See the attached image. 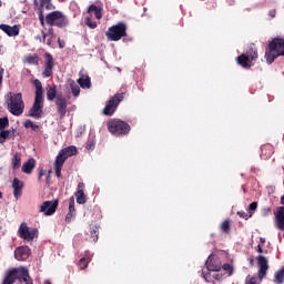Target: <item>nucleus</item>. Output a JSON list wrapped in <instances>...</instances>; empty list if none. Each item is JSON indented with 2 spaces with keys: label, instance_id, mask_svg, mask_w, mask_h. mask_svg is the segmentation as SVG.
<instances>
[{
  "label": "nucleus",
  "instance_id": "1",
  "mask_svg": "<svg viewBox=\"0 0 284 284\" xmlns=\"http://www.w3.org/2000/svg\"><path fill=\"white\" fill-rule=\"evenodd\" d=\"M33 85L36 88V95L33 105L29 110V116L32 119H41V116H43V103L45 101L43 98V83H41V80L36 79Z\"/></svg>",
  "mask_w": 284,
  "mask_h": 284
},
{
  "label": "nucleus",
  "instance_id": "2",
  "mask_svg": "<svg viewBox=\"0 0 284 284\" xmlns=\"http://www.w3.org/2000/svg\"><path fill=\"white\" fill-rule=\"evenodd\" d=\"M4 103L7 105L8 112L13 114V116H21L23 110H26V103L23 102V94L8 92L4 95Z\"/></svg>",
  "mask_w": 284,
  "mask_h": 284
},
{
  "label": "nucleus",
  "instance_id": "3",
  "mask_svg": "<svg viewBox=\"0 0 284 284\" xmlns=\"http://www.w3.org/2000/svg\"><path fill=\"white\" fill-rule=\"evenodd\" d=\"M278 57H284V38L273 39L265 49L264 59L268 65H272Z\"/></svg>",
  "mask_w": 284,
  "mask_h": 284
},
{
  "label": "nucleus",
  "instance_id": "4",
  "mask_svg": "<svg viewBox=\"0 0 284 284\" xmlns=\"http://www.w3.org/2000/svg\"><path fill=\"white\" fill-rule=\"evenodd\" d=\"M257 261V276L256 275H247L245 278V284H261L263 278L267 276V270H270V264L267 262V257L263 255H258L256 257Z\"/></svg>",
  "mask_w": 284,
  "mask_h": 284
},
{
  "label": "nucleus",
  "instance_id": "5",
  "mask_svg": "<svg viewBox=\"0 0 284 284\" xmlns=\"http://www.w3.org/2000/svg\"><path fill=\"white\" fill-rule=\"evenodd\" d=\"M106 128L113 136H128L132 130V126L121 119H110L106 121Z\"/></svg>",
  "mask_w": 284,
  "mask_h": 284
},
{
  "label": "nucleus",
  "instance_id": "6",
  "mask_svg": "<svg viewBox=\"0 0 284 284\" xmlns=\"http://www.w3.org/2000/svg\"><path fill=\"white\" fill-rule=\"evenodd\" d=\"M47 26H51L55 28H68L70 26V20H68V16L61 11H52L45 16Z\"/></svg>",
  "mask_w": 284,
  "mask_h": 284
},
{
  "label": "nucleus",
  "instance_id": "7",
  "mask_svg": "<svg viewBox=\"0 0 284 284\" xmlns=\"http://www.w3.org/2000/svg\"><path fill=\"white\" fill-rule=\"evenodd\" d=\"M258 59V51L254 48H251L246 51V53H242L236 58L237 65L244 68V70H250L256 60Z\"/></svg>",
  "mask_w": 284,
  "mask_h": 284
},
{
  "label": "nucleus",
  "instance_id": "8",
  "mask_svg": "<svg viewBox=\"0 0 284 284\" xmlns=\"http://www.w3.org/2000/svg\"><path fill=\"white\" fill-rule=\"evenodd\" d=\"M105 37L109 41H121L123 37H128V26L119 22L108 29Z\"/></svg>",
  "mask_w": 284,
  "mask_h": 284
},
{
  "label": "nucleus",
  "instance_id": "9",
  "mask_svg": "<svg viewBox=\"0 0 284 284\" xmlns=\"http://www.w3.org/2000/svg\"><path fill=\"white\" fill-rule=\"evenodd\" d=\"M123 99H125V93H115L105 104L102 114H104V116H112L114 114V112H116L119 104L121 103V101H123Z\"/></svg>",
  "mask_w": 284,
  "mask_h": 284
},
{
  "label": "nucleus",
  "instance_id": "10",
  "mask_svg": "<svg viewBox=\"0 0 284 284\" xmlns=\"http://www.w3.org/2000/svg\"><path fill=\"white\" fill-rule=\"evenodd\" d=\"M34 8L38 9L39 21L42 28H45V17L43 16V10H54V4L52 0H33Z\"/></svg>",
  "mask_w": 284,
  "mask_h": 284
},
{
  "label": "nucleus",
  "instance_id": "11",
  "mask_svg": "<svg viewBox=\"0 0 284 284\" xmlns=\"http://www.w3.org/2000/svg\"><path fill=\"white\" fill-rule=\"evenodd\" d=\"M18 236L20 239H23V241H34V239H37V236H39V230L32 227L30 229L28 226V223L26 222H22L19 226V230H18Z\"/></svg>",
  "mask_w": 284,
  "mask_h": 284
},
{
  "label": "nucleus",
  "instance_id": "12",
  "mask_svg": "<svg viewBox=\"0 0 284 284\" xmlns=\"http://www.w3.org/2000/svg\"><path fill=\"white\" fill-rule=\"evenodd\" d=\"M57 113L60 119H64L65 114H68V99L63 94H58L55 100Z\"/></svg>",
  "mask_w": 284,
  "mask_h": 284
},
{
  "label": "nucleus",
  "instance_id": "13",
  "mask_svg": "<svg viewBox=\"0 0 284 284\" xmlns=\"http://www.w3.org/2000/svg\"><path fill=\"white\" fill-rule=\"evenodd\" d=\"M57 207H59V200L44 201L42 205H40L39 212L43 213L44 216H52V214L57 212Z\"/></svg>",
  "mask_w": 284,
  "mask_h": 284
},
{
  "label": "nucleus",
  "instance_id": "14",
  "mask_svg": "<svg viewBox=\"0 0 284 284\" xmlns=\"http://www.w3.org/2000/svg\"><path fill=\"white\" fill-rule=\"evenodd\" d=\"M44 59L45 62L42 71V77L43 79H50V77H52L53 74L52 70H54V58H52V54L45 53Z\"/></svg>",
  "mask_w": 284,
  "mask_h": 284
},
{
  "label": "nucleus",
  "instance_id": "15",
  "mask_svg": "<svg viewBox=\"0 0 284 284\" xmlns=\"http://www.w3.org/2000/svg\"><path fill=\"white\" fill-rule=\"evenodd\" d=\"M29 257H30V247L20 246L16 248L14 258H17V261H28Z\"/></svg>",
  "mask_w": 284,
  "mask_h": 284
},
{
  "label": "nucleus",
  "instance_id": "16",
  "mask_svg": "<svg viewBox=\"0 0 284 284\" xmlns=\"http://www.w3.org/2000/svg\"><path fill=\"white\" fill-rule=\"evenodd\" d=\"M0 30L6 32L8 37H19L20 28L19 24L11 27L10 24H0Z\"/></svg>",
  "mask_w": 284,
  "mask_h": 284
},
{
  "label": "nucleus",
  "instance_id": "17",
  "mask_svg": "<svg viewBox=\"0 0 284 284\" xmlns=\"http://www.w3.org/2000/svg\"><path fill=\"white\" fill-rule=\"evenodd\" d=\"M23 181L19 180L18 178L13 179L12 189L14 199H20L21 194H23Z\"/></svg>",
  "mask_w": 284,
  "mask_h": 284
},
{
  "label": "nucleus",
  "instance_id": "18",
  "mask_svg": "<svg viewBox=\"0 0 284 284\" xmlns=\"http://www.w3.org/2000/svg\"><path fill=\"white\" fill-rule=\"evenodd\" d=\"M92 12H94V17L95 19H98V21H101V19H103V7L91 4L87 9V14H92Z\"/></svg>",
  "mask_w": 284,
  "mask_h": 284
},
{
  "label": "nucleus",
  "instance_id": "19",
  "mask_svg": "<svg viewBox=\"0 0 284 284\" xmlns=\"http://www.w3.org/2000/svg\"><path fill=\"white\" fill-rule=\"evenodd\" d=\"M275 224L278 230H284V206H281L275 213Z\"/></svg>",
  "mask_w": 284,
  "mask_h": 284
},
{
  "label": "nucleus",
  "instance_id": "20",
  "mask_svg": "<svg viewBox=\"0 0 284 284\" xmlns=\"http://www.w3.org/2000/svg\"><path fill=\"white\" fill-rule=\"evenodd\" d=\"M34 168H37V160L31 158L27 162L23 163L22 172L24 174H32V170H34Z\"/></svg>",
  "mask_w": 284,
  "mask_h": 284
},
{
  "label": "nucleus",
  "instance_id": "21",
  "mask_svg": "<svg viewBox=\"0 0 284 284\" xmlns=\"http://www.w3.org/2000/svg\"><path fill=\"white\" fill-rule=\"evenodd\" d=\"M92 261V256H90V252H85V257H81L78 262V266L80 270L88 268V265H90V262Z\"/></svg>",
  "mask_w": 284,
  "mask_h": 284
},
{
  "label": "nucleus",
  "instance_id": "22",
  "mask_svg": "<svg viewBox=\"0 0 284 284\" xmlns=\"http://www.w3.org/2000/svg\"><path fill=\"white\" fill-rule=\"evenodd\" d=\"M77 146H68L60 151V154L64 158L70 159V156H77Z\"/></svg>",
  "mask_w": 284,
  "mask_h": 284
},
{
  "label": "nucleus",
  "instance_id": "23",
  "mask_svg": "<svg viewBox=\"0 0 284 284\" xmlns=\"http://www.w3.org/2000/svg\"><path fill=\"white\" fill-rule=\"evenodd\" d=\"M78 83L83 90H85V88L88 90L92 88V80L90 79V75H87L85 78H79Z\"/></svg>",
  "mask_w": 284,
  "mask_h": 284
},
{
  "label": "nucleus",
  "instance_id": "24",
  "mask_svg": "<svg viewBox=\"0 0 284 284\" xmlns=\"http://www.w3.org/2000/svg\"><path fill=\"white\" fill-rule=\"evenodd\" d=\"M24 63H29V65H39V55L37 53L26 55Z\"/></svg>",
  "mask_w": 284,
  "mask_h": 284
},
{
  "label": "nucleus",
  "instance_id": "25",
  "mask_svg": "<svg viewBox=\"0 0 284 284\" xmlns=\"http://www.w3.org/2000/svg\"><path fill=\"white\" fill-rule=\"evenodd\" d=\"M59 97V94H57V85L50 87L47 90V99L48 101H57V98Z\"/></svg>",
  "mask_w": 284,
  "mask_h": 284
},
{
  "label": "nucleus",
  "instance_id": "26",
  "mask_svg": "<svg viewBox=\"0 0 284 284\" xmlns=\"http://www.w3.org/2000/svg\"><path fill=\"white\" fill-rule=\"evenodd\" d=\"M11 163L13 170H19V168H21V153H14L13 158L11 159Z\"/></svg>",
  "mask_w": 284,
  "mask_h": 284
},
{
  "label": "nucleus",
  "instance_id": "27",
  "mask_svg": "<svg viewBox=\"0 0 284 284\" xmlns=\"http://www.w3.org/2000/svg\"><path fill=\"white\" fill-rule=\"evenodd\" d=\"M232 222L230 221V219L223 221L220 224V230L221 232H223V234H230V231L232 230Z\"/></svg>",
  "mask_w": 284,
  "mask_h": 284
},
{
  "label": "nucleus",
  "instance_id": "28",
  "mask_svg": "<svg viewBox=\"0 0 284 284\" xmlns=\"http://www.w3.org/2000/svg\"><path fill=\"white\" fill-rule=\"evenodd\" d=\"M69 85L71 88L73 97H79L81 94V87H79V84H77L74 80H70Z\"/></svg>",
  "mask_w": 284,
  "mask_h": 284
},
{
  "label": "nucleus",
  "instance_id": "29",
  "mask_svg": "<svg viewBox=\"0 0 284 284\" xmlns=\"http://www.w3.org/2000/svg\"><path fill=\"white\" fill-rule=\"evenodd\" d=\"M75 197H77V203L79 205H84V203H87L88 199L85 197V193L83 192V190H78L75 193Z\"/></svg>",
  "mask_w": 284,
  "mask_h": 284
},
{
  "label": "nucleus",
  "instance_id": "30",
  "mask_svg": "<svg viewBox=\"0 0 284 284\" xmlns=\"http://www.w3.org/2000/svg\"><path fill=\"white\" fill-rule=\"evenodd\" d=\"M84 24H87V27L90 28V30H97V28L99 27L97 21H93V19L90 16L84 17Z\"/></svg>",
  "mask_w": 284,
  "mask_h": 284
},
{
  "label": "nucleus",
  "instance_id": "31",
  "mask_svg": "<svg viewBox=\"0 0 284 284\" xmlns=\"http://www.w3.org/2000/svg\"><path fill=\"white\" fill-rule=\"evenodd\" d=\"M274 283H277V284L284 283V265L278 271H276Z\"/></svg>",
  "mask_w": 284,
  "mask_h": 284
},
{
  "label": "nucleus",
  "instance_id": "32",
  "mask_svg": "<svg viewBox=\"0 0 284 284\" xmlns=\"http://www.w3.org/2000/svg\"><path fill=\"white\" fill-rule=\"evenodd\" d=\"M67 158H64L60 152L58 153L54 162V168H63V164L65 163Z\"/></svg>",
  "mask_w": 284,
  "mask_h": 284
},
{
  "label": "nucleus",
  "instance_id": "33",
  "mask_svg": "<svg viewBox=\"0 0 284 284\" xmlns=\"http://www.w3.org/2000/svg\"><path fill=\"white\" fill-rule=\"evenodd\" d=\"M10 136H12V131L2 130L0 132V143H4L6 141H8V139H10Z\"/></svg>",
  "mask_w": 284,
  "mask_h": 284
},
{
  "label": "nucleus",
  "instance_id": "34",
  "mask_svg": "<svg viewBox=\"0 0 284 284\" xmlns=\"http://www.w3.org/2000/svg\"><path fill=\"white\" fill-rule=\"evenodd\" d=\"M90 236H91L93 243H97V241H99V227L91 226L90 227Z\"/></svg>",
  "mask_w": 284,
  "mask_h": 284
},
{
  "label": "nucleus",
  "instance_id": "35",
  "mask_svg": "<svg viewBox=\"0 0 284 284\" xmlns=\"http://www.w3.org/2000/svg\"><path fill=\"white\" fill-rule=\"evenodd\" d=\"M24 128H31V130L33 131V132H38V130L40 129V126H39V124H34V122H32V120H27L26 122H24Z\"/></svg>",
  "mask_w": 284,
  "mask_h": 284
},
{
  "label": "nucleus",
  "instance_id": "36",
  "mask_svg": "<svg viewBox=\"0 0 284 284\" xmlns=\"http://www.w3.org/2000/svg\"><path fill=\"white\" fill-rule=\"evenodd\" d=\"M47 37H51V39H55L57 34H54V28H49L48 33L45 31H42V39L45 41Z\"/></svg>",
  "mask_w": 284,
  "mask_h": 284
},
{
  "label": "nucleus",
  "instance_id": "37",
  "mask_svg": "<svg viewBox=\"0 0 284 284\" xmlns=\"http://www.w3.org/2000/svg\"><path fill=\"white\" fill-rule=\"evenodd\" d=\"M207 270L209 272H220L221 271V265L214 264L213 261L207 263Z\"/></svg>",
  "mask_w": 284,
  "mask_h": 284
},
{
  "label": "nucleus",
  "instance_id": "38",
  "mask_svg": "<svg viewBox=\"0 0 284 284\" xmlns=\"http://www.w3.org/2000/svg\"><path fill=\"white\" fill-rule=\"evenodd\" d=\"M10 125V120L8 118H0V130H6Z\"/></svg>",
  "mask_w": 284,
  "mask_h": 284
},
{
  "label": "nucleus",
  "instance_id": "39",
  "mask_svg": "<svg viewBox=\"0 0 284 284\" xmlns=\"http://www.w3.org/2000/svg\"><path fill=\"white\" fill-rule=\"evenodd\" d=\"M258 207V202H253L248 205V214L252 212V214H254V212H256V209Z\"/></svg>",
  "mask_w": 284,
  "mask_h": 284
},
{
  "label": "nucleus",
  "instance_id": "40",
  "mask_svg": "<svg viewBox=\"0 0 284 284\" xmlns=\"http://www.w3.org/2000/svg\"><path fill=\"white\" fill-rule=\"evenodd\" d=\"M252 212L250 214L245 213L244 211H240L237 212V215L241 217V219H245V221H247L248 219H252Z\"/></svg>",
  "mask_w": 284,
  "mask_h": 284
},
{
  "label": "nucleus",
  "instance_id": "41",
  "mask_svg": "<svg viewBox=\"0 0 284 284\" xmlns=\"http://www.w3.org/2000/svg\"><path fill=\"white\" fill-rule=\"evenodd\" d=\"M69 212L74 213V197H71L69 201Z\"/></svg>",
  "mask_w": 284,
  "mask_h": 284
},
{
  "label": "nucleus",
  "instance_id": "42",
  "mask_svg": "<svg viewBox=\"0 0 284 284\" xmlns=\"http://www.w3.org/2000/svg\"><path fill=\"white\" fill-rule=\"evenodd\" d=\"M222 268L224 270V272H229V274L232 275V265L226 263L222 266Z\"/></svg>",
  "mask_w": 284,
  "mask_h": 284
},
{
  "label": "nucleus",
  "instance_id": "43",
  "mask_svg": "<svg viewBox=\"0 0 284 284\" xmlns=\"http://www.w3.org/2000/svg\"><path fill=\"white\" fill-rule=\"evenodd\" d=\"M43 176H45V170H43V169H39V176H38V181H41V179H43Z\"/></svg>",
  "mask_w": 284,
  "mask_h": 284
},
{
  "label": "nucleus",
  "instance_id": "44",
  "mask_svg": "<svg viewBox=\"0 0 284 284\" xmlns=\"http://www.w3.org/2000/svg\"><path fill=\"white\" fill-rule=\"evenodd\" d=\"M55 168V176H58V179H61V170H63V168L61 166H54Z\"/></svg>",
  "mask_w": 284,
  "mask_h": 284
},
{
  "label": "nucleus",
  "instance_id": "45",
  "mask_svg": "<svg viewBox=\"0 0 284 284\" xmlns=\"http://www.w3.org/2000/svg\"><path fill=\"white\" fill-rule=\"evenodd\" d=\"M72 216H73V213L69 211L67 216H65L67 223H71L72 222Z\"/></svg>",
  "mask_w": 284,
  "mask_h": 284
},
{
  "label": "nucleus",
  "instance_id": "46",
  "mask_svg": "<svg viewBox=\"0 0 284 284\" xmlns=\"http://www.w3.org/2000/svg\"><path fill=\"white\" fill-rule=\"evenodd\" d=\"M3 72H6V70L0 67V85L3 83Z\"/></svg>",
  "mask_w": 284,
  "mask_h": 284
},
{
  "label": "nucleus",
  "instance_id": "47",
  "mask_svg": "<svg viewBox=\"0 0 284 284\" xmlns=\"http://www.w3.org/2000/svg\"><path fill=\"white\" fill-rule=\"evenodd\" d=\"M268 17H271V19H274L276 17V11L275 9L268 11Z\"/></svg>",
  "mask_w": 284,
  "mask_h": 284
},
{
  "label": "nucleus",
  "instance_id": "48",
  "mask_svg": "<svg viewBox=\"0 0 284 284\" xmlns=\"http://www.w3.org/2000/svg\"><path fill=\"white\" fill-rule=\"evenodd\" d=\"M213 278H215V281H221L223 278V275L215 273L213 274Z\"/></svg>",
  "mask_w": 284,
  "mask_h": 284
},
{
  "label": "nucleus",
  "instance_id": "49",
  "mask_svg": "<svg viewBox=\"0 0 284 284\" xmlns=\"http://www.w3.org/2000/svg\"><path fill=\"white\" fill-rule=\"evenodd\" d=\"M59 48H65V42H61V38L58 39Z\"/></svg>",
  "mask_w": 284,
  "mask_h": 284
},
{
  "label": "nucleus",
  "instance_id": "50",
  "mask_svg": "<svg viewBox=\"0 0 284 284\" xmlns=\"http://www.w3.org/2000/svg\"><path fill=\"white\" fill-rule=\"evenodd\" d=\"M52 37H50L48 40H47V45H49V48H52Z\"/></svg>",
  "mask_w": 284,
  "mask_h": 284
},
{
  "label": "nucleus",
  "instance_id": "51",
  "mask_svg": "<svg viewBox=\"0 0 284 284\" xmlns=\"http://www.w3.org/2000/svg\"><path fill=\"white\" fill-rule=\"evenodd\" d=\"M271 210L270 209H263V214L264 216H267L270 214Z\"/></svg>",
  "mask_w": 284,
  "mask_h": 284
},
{
  "label": "nucleus",
  "instance_id": "52",
  "mask_svg": "<svg viewBox=\"0 0 284 284\" xmlns=\"http://www.w3.org/2000/svg\"><path fill=\"white\" fill-rule=\"evenodd\" d=\"M257 252L258 254H263V246L261 244L257 245Z\"/></svg>",
  "mask_w": 284,
  "mask_h": 284
},
{
  "label": "nucleus",
  "instance_id": "53",
  "mask_svg": "<svg viewBox=\"0 0 284 284\" xmlns=\"http://www.w3.org/2000/svg\"><path fill=\"white\" fill-rule=\"evenodd\" d=\"M78 187H79V190H83V187H85V184H84L83 182H80V183L78 184Z\"/></svg>",
  "mask_w": 284,
  "mask_h": 284
},
{
  "label": "nucleus",
  "instance_id": "54",
  "mask_svg": "<svg viewBox=\"0 0 284 284\" xmlns=\"http://www.w3.org/2000/svg\"><path fill=\"white\" fill-rule=\"evenodd\" d=\"M260 243L264 244L265 243V237H260Z\"/></svg>",
  "mask_w": 284,
  "mask_h": 284
},
{
  "label": "nucleus",
  "instance_id": "55",
  "mask_svg": "<svg viewBox=\"0 0 284 284\" xmlns=\"http://www.w3.org/2000/svg\"><path fill=\"white\" fill-rule=\"evenodd\" d=\"M281 203L284 205V194L281 196Z\"/></svg>",
  "mask_w": 284,
  "mask_h": 284
},
{
  "label": "nucleus",
  "instance_id": "56",
  "mask_svg": "<svg viewBox=\"0 0 284 284\" xmlns=\"http://www.w3.org/2000/svg\"><path fill=\"white\" fill-rule=\"evenodd\" d=\"M43 284H52V282H50V280H45Z\"/></svg>",
  "mask_w": 284,
  "mask_h": 284
},
{
  "label": "nucleus",
  "instance_id": "57",
  "mask_svg": "<svg viewBox=\"0 0 284 284\" xmlns=\"http://www.w3.org/2000/svg\"><path fill=\"white\" fill-rule=\"evenodd\" d=\"M250 263H251V265H254V260L251 258V260H250Z\"/></svg>",
  "mask_w": 284,
  "mask_h": 284
},
{
  "label": "nucleus",
  "instance_id": "58",
  "mask_svg": "<svg viewBox=\"0 0 284 284\" xmlns=\"http://www.w3.org/2000/svg\"><path fill=\"white\" fill-rule=\"evenodd\" d=\"M0 199H3V193L0 192Z\"/></svg>",
  "mask_w": 284,
  "mask_h": 284
},
{
  "label": "nucleus",
  "instance_id": "59",
  "mask_svg": "<svg viewBox=\"0 0 284 284\" xmlns=\"http://www.w3.org/2000/svg\"><path fill=\"white\" fill-rule=\"evenodd\" d=\"M1 6H3V2L0 0V8H1Z\"/></svg>",
  "mask_w": 284,
  "mask_h": 284
},
{
  "label": "nucleus",
  "instance_id": "60",
  "mask_svg": "<svg viewBox=\"0 0 284 284\" xmlns=\"http://www.w3.org/2000/svg\"><path fill=\"white\" fill-rule=\"evenodd\" d=\"M3 48V45L0 44V54H1V49Z\"/></svg>",
  "mask_w": 284,
  "mask_h": 284
},
{
  "label": "nucleus",
  "instance_id": "61",
  "mask_svg": "<svg viewBox=\"0 0 284 284\" xmlns=\"http://www.w3.org/2000/svg\"><path fill=\"white\" fill-rule=\"evenodd\" d=\"M12 134H14V130H12Z\"/></svg>",
  "mask_w": 284,
  "mask_h": 284
},
{
  "label": "nucleus",
  "instance_id": "62",
  "mask_svg": "<svg viewBox=\"0 0 284 284\" xmlns=\"http://www.w3.org/2000/svg\"><path fill=\"white\" fill-rule=\"evenodd\" d=\"M118 1L122 2L123 0H118Z\"/></svg>",
  "mask_w": 284,
  "mask_h": 284
}]
</instances>
